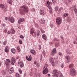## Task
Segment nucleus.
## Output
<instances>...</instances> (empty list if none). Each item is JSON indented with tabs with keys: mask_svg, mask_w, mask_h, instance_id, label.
<instances>
[{
	"mask_svg": "<svg viewBox=\"0 0 77 77\" xmlns=\"http://www.w3.org/2000/svg\"><path fill=\"white\" fill-rule=\"evenodd\" d=\"M21 11H20V14H24L25 13H27L29 11L28 7L26 5H23L21 7Z\"/></svg>",
	"mask_w": 77,
	"mask_h": 77,
	"instance_id": "obj_1",
	"label": "nucleus"
},
{
	"mask_svg": "<svg viewBox=\"0 0 77 77\" xmlns=\"http://www.w3.org/2000/svg\"><path fill=\"white\" fill-rule=\"evenodd\" d=\"M56 23L58 25H60L62 22V19L60 17H58L56 18Z\"/></svg>",
	"mask_w": 77,
	"mask_h": 77,
	"instance_id": "obj_2",
	"label": "nucleus"
},
{
	"mask_svg": "<svg viewBox=\"0 0 77 77\" xmlns=\"http://www.w3.org/2000/svg\"><path fill=\"white\" fill-rule=\"evenodd\" d=\"M70 74L72 76L75 75V70L74 68H71L70 69Z\"/></svg>",
	"mask_w": 77,
	"mask_h": 77,
	"instance_id": "obj_3",
	"label": "nucleus"
},
{
	"mask_svg": "<svg viewBox=\"0 0 77 77\" xmlns=\"http://www.w3.org/2000/svg\"><path fill=\"white\" fill-rule=\"evenodd\" d=\"M40 35V31L39 29H37L36 31H35L33 35L34 38H36V35L37 36H39Z\"/></svg>",
	"mask_w": 77,
	"mask_h": 77,
	"instance_id": "obj_4",
	"label": "nucleus"
},
{
	"mask_svg": "<svg viewBox=\"0 0 77 77\" xmlns=\"http://www.w3.org/2000/svg\"><path fill=\"white\" fill-rule=\"evenodd\" d=\"M25 21V20H24V19L23 18H20L19 20L18 21V23H19V24H20L22 22H24Z\"/></svg>",
	"mask_w": 77,
	"mask_h": 77,
	"instance_id": "obj_5",
	"label": "nucleus"
},
{
	"mask_svg": "<svg viewBox=\"0 0 77 77\" xmlns=\"http://www.w3.org/2000/svg\"><path fill=\"white\" fill-rule=\"evenodd\" d=\"M14 71V69L13 67H12L10 68V69L8 70V72L9 74H12Z\"/></svg>",
	"mask_w": 77,
	"mask_h": 77,
	"instance_id": "obj_6",
	"label": "nucleus"
},
{
	"mask_svg": "<svg viewBox=\"0 0 77 77\" xmlns=\"http://www.w3.org/2000/svg\"><path fill=\"white\" fill-rule=\"evenodd\" d=\"M48 68L46 67L43 71L42 72L43 74H47L48 72Z\"/></svg>",
	"mask_w": 77,
	"mask_h": 77,
	"instance_id": "obj_7",
	"label": "nucleus"
},
{
	"mask_svg": "<svg viewBox=\"0 0 77 77\" xmlns=\"http://www.w3.org/2000/svg\"><path fill=\"white\" fill-rule=\"evenodd\" d=\"M56 51V49L54 48L52 51V52H51V55H53V56L54 55V54H56L57 53Z\"/></svg>",
	"mask_w": 77,
	"mask_h": 77,
	"instance_id": "obj_8",
	"label": "nucleus"
},
{
	"mask_svg": "<svg viewBox=\"0 0 77 77\" xmlns=\"http://www.w3.org/2000/svg\"><path fill=\"white\" fill-rule=\"evenodd\" d=\"M54 59L55 60V63H56L57 64H58V63H59V61L58 60V58H57V57H54Z\"/></svg>",
	"mask_w": 77,
	"mask_h": 77,
	"instance_id": "obj_9",
	"label": "nucleus"
},
{
	"mask_svg": "<svg viewBox=\"0 0 77 77\" xmlns=\"http://www.w3.org/2000/svg\"><path fill=\"white\" fill-rule=\"evenodd\" d=\"M40 14L41 15H45V11L44 10H41Z\"/></svg>",
	"mask_w": 77,
	"mask_h": 77,
	"instance_id": "obj_10",
	"label": "nucleus"
},
{
	"mask_svg": "<svg viewBox=\"0 0 77 77\" xmlns=\"http://www.w3.org/2000/svg\"><path fill=\"white\" fill-rule=\"evenodd\" d=\"M10 60L9 59H6V63H5L6 65L7 66H8L9 63H10Z\"/></svg>",
	"mask_w": 77,
	"mask_h": 77,
	"instance_id": "obj_11",
	"label": "nucleus"
},
{
	"mask_svg": "<svg viewBox=\"0 0 77 77\" xmlns=\"http://www.w3.org/2000/svg\"><path fill=\"white\" fill-rule=\"evenodd\" d=\"M60 72V71H58L57 70H54L53 71V74H56V73H58L59 74V73Z\"/></svg>",
	"mask_w": 77,
	"mask_h": 77,
	"instance_id": "obj_12",
	"label": "nucleus"
},
{
	"mask_svg": "<svg viewBox=\"0 0 77 77\" xmlns=\"http://www.w3.org/2000/svg\"><path fill=\"white\" fill-rule=\"evenodd\" d=\"M42 38L45 41H46L47 39V36L45 35V34H43L42 35Z\"/></svg>",
	"mask_w": 77,
	"mask_h": 77,
	"instance_id": "obj_13",
	"label": "nucleus"
},
{
	"mask_svg": "<svg viewBox=\"0 0 77 77\" xmlns=\"http://www.w3.org/2000/svg\"><path fill=\"white\" fill-rule=\"evenodd\" d=\"M15 22V20L13 17H12L10 19V22L12 23H14Z\"/></svg>",
	"mask_w": 77,
	"mask_h": 77,
	"instance_id": "obj_14",
	"label": "nucleus"
},
{
	"mask_svg": "<svg viewBox=\"0 0 77 77\" xmlns=\"http://www.w3.org/2000/svg\"><path fill=\"white\" fill-rule=\"evenodd\" d=\"M35 33V30L33 28H32L31 29V30L30 32V33H31V34H33Z\"/></svg>",
	"mask_w": 77,
	"mask_h": 77,
	"instance_id": "obj_15",
	"label": "nucleus"
},
{
	"mask_svg": "<svg viewBox=\"0 0 77 77\" xmlns=\"http://www.w3.org/2000/svg\"><path fill=\"white\" fill-rule=\"evenodd\" d=\"M65 58L66 59H67L68 61V62H69V59H70V56H65Z\"/></svg>",
	"mask_w": 77,
	"mask_h": 77,
	"instance_id": "obj_16",
	"label": "nucleus"
},
{
	"mask_svg": "<svg viewBox=\"0 0 77 77\" xmlns=\"http://www.w3.org/2000/svg\"><path fill=\"white\" fill-rule=\"evenodd\" d=\"M49 60L51 62H54V59L51 57H49Z\"/></svg>",
	"mask_w": 77,
	"mask_h": 77,
	"instance_id": "obj_17",
	"label": "nucleus"
},
{
	"mask_svg": "<svg viewBox=\"0 0 77 77\" xmlns=\"http://www.w3.org/2000/svg\"><path fill=\"white\" fill-rule=\"evenodd\" d=\"M0 8L2 9V10L4 9L5 7V5L3 4H0Z\"/></svg>",
	"mask_w": 77,
	"mask_h": 77,
	"instance_id": "obj_18",
	"label": "nucleus"
},
{
	"mask_svg": "<svg viewBox=\"0 0 77 77\" xmlns=\"http://www.w3.org/2000/svg\"><path fill=\"white\" fill-rule=\"evenodd\" d=\"M11 51L12 53L14 54L15 53V49L14 48H12L11 50Z\"/></svg>",
	"mask_w": 77,
	"mask_h": 77,
	"instance_id": "obj_19",
	"label": "nucleus"
},
{
	"mask_svg": "<svg viewBox=\"0 0 77 77\" xmlns=\"http://www.w3.org/2000/svg\"><path fill=\"white\" fill-rule=\"evenodd\" d=\"M20 68H23L24 66V63L22 62L20 63Z\"/></svg>",
	"mask_w": 77,
	"mask_h": 77,
	"instance_id": "obj_20",
	"label": "nucleus"
},
{
	"mask_svg": "<svg viewBox=\"0 0 77 77\" xmlns=\"http://www.w3.org/2000/svg\"><path fill=\"white\" fill-rule=\"evenodd\" d=\"M26 56V59L29 61H30L32 60V57H27V56Z\"/></svg>",
	"mask_w": 77,
	"mask_h": 77,
	"instance_id": "obj_21",
	"label": "nucleus"
},
{
	"mask_svg": "<svg viewBox=\"0 0 77 77\" xmlns=\"http://www.w3.org/2000/svg\"><path fill=\"white\" fill-rule=\"evenodd\" d=\"M74 67V65H73V64H70L69 65V68H72Z\"/></svg>",
	"mask_w": 77,
	"mask_h": 77,
	"instance_id": "obj_22",
	"label": "nucleus"
},
{
	"mask_svg": "<svg viewBox=\"0 0 77 77\" xmlns=\"http://www.w3.org/2000/svg\"><path fill=\"white\" fill-rule=\"evenodd\" d=\"M15 61H16V60L14 61V60H11V65H14V63H15Z\"/></svg>",
	"mask_w": 77,
	"mask_h": 77,
	"instance_id": "obj_23",
	"label": "nucleus"
},
{
	"mask_svg": "<svg viewBox=\"0 0 77 77\" xmlns=\"http://www.w3.org/2000/svg\"><path fill=\"white\" fill-rule=\"evenodd\" d=\"M30 52L33 54H35V51L33 50H32L30 51Z\"/></svg>",
	"mask_w": 77,
	"mask_h": 77,
	"instance_id": "obj_24",
	"label": "nucleus"
},
{
	"mask_svg": "<svg viewBox=\"0 0 77 77\" xmlns=\"http://www.w3.org/2000/svg\"><path fill=\"white\" fill-rule=\"evenodd\" d=\"M2 73L3 75H6V72L5 70L2 71Z\"/></svg>",
	"mask_w": 77,
	"mask_h": 77,
	"instance_id": "obj_25",
	"label": "nucleus"
},
{
	"mask_svg": "<svg viewBox=\"0 0 77 77\" xmlns=\"http://www.w3.org/2000/svg\"><path fill=\"white\" fill-rule=\"evenodd\" d=\"M15 33V31H14V30H12L11 31V33L12 35H13V34H14V33Z\"/></svg>",
	"mask_w": 77,
	"mask_h": 77,
	"instance_id": "obj_26",
	"label": "nucleus"
},
{
	"mask_svg": "<svg viewBox=\"0 0 77 77\" xmlns=\"http://www.w3.org/2000/svg\"><path fill=\"white\" fill-rule=\"evenodd\" d=\"M21 77V76H20V74H18V73H17L16 74V77Z\"/></svg>",
	"mask_w": 77,
	"mask_h": 77,
	"instance_id": "obj_27",
	"label": "nucleus"
},
{
	"mask_svg": "<svg viewBox=\"0 0 77 77\" xmlns=\"http://www.w3.org/2000/svg\"><path fill=\"white\" fill-rule=\"evenodd\" d=\"M7 2L9 4H11L12 3V0H8L7 1Z\"/></svg>",
	"mask_w": 77,
	"mask_h": 77,
	"instance_id": "obj_28",
	"label": "nucleus"
},
{
	"mask_svg": "<svg viewBox=\"0 0 77 77\" xmlns=\"http://www.w3.org/2000/svg\"><path fill=\"white\" fill-rule=\"evenodd\" d=\"M74 11L75 14H77V9L76 8H75L74 9Z\"/></svg>",
	"mask_w": 77,
	"mask_h": 77,
	"instance_id": "obj_29",
	"label": "nucleus"
},
{
	"mask_svg": "<svg viewBox=\"0 0 77 77\" xmlns=\"http://www.w3.org/2000/svg\"><path fill=\"white\" fill-rule=\"evenodd\" d=\"M40 22L42 23V24H44V19H42L41 20Z\"/></svg>",
	"mask_w": 77,
	"mask_h": 77,
	"instance_id": "obj_30",
	"label": "nucleus"
},
{
	"mask_svg": "<svg viewBox=\"0 0 77 77\" xmlns=\"http://www.w3.org/2000/svg\"><path fill=\"white\" fill-rule=\"evenodd\" d=\"M9 49L8 48L5 49V52H6V53L9 52Z\"/></svg>",
	"mask_w": 77,
	"mask_h": 77,
	"instance_id": "obj_31",
	"label": "nucleus"
},
{
	"mask_svg": "<svg viewBox=\"0 0 77 77\" xmlns=\"http://www.w3.org/2000/svg\"><path fill=\"white\" fill-rule=\"evenodd\" d=\"M58 74H54L52 75V76L54 77H58Z\"/></svg>",
	"mask_w": 77,
	"mask_h": 77,
	"instance_id": "obj_32",
	"label": "nucleus"
},
{
	"mask_svg": "<svg viewBox=\"0 0 77 77\" xmlns=\"http://www.w3.org/2000/svg\"><path fill=\"white\" fill-rule=\"evenodd\" d=\"M71 17H69L67 19V20L68 21L70 22L71 21Z\"/></svg>",
	"mask_w": 77,
	"mask_h": 77,
	"instance_id": "obj_33",
	"label": "nucleus"
},
{
	"mask_svg": "<svg viewBox=\"0 0 77 77\" xmlns=\"http://www.w3.org/2000/svg\"><path fill=\"white\" fill-rule=\"evenodd\" d=\"M47 7H48V8L49 9H52L50 5H46Z\"/></svg>",
	"mask_w": 77,
	"mask_h": 77,
	"instance_id": "obj_34",
	"label": "nucleus"
},
{
	"mask_svg": "<svg viewBox=\"0 0 77 77\" xmlns=\"http://www.w3.org/2000/svg\"><path fill=\"white\" fill-rule=\"evenodd\" d=\"M58 9H59V7L57 6L55 8V10L56 11H58Z\"/></svg>",
	"mask_w": 77,
	"mask_h": 77,
	"instance_id": "obj_35",
	"label": "nucleus"
},
{
	"mask_svg": "<svg viewBox=\"0 0 77 77\" xmlns=\"http://www.w3.org/2000/svg\"><path fill=\"white\" fill-rule=\"evenodd\" d=\"M65 66V65L63 63H62L61 64V68H63V67Z\"/></svg>",
	"mask_w": 77,
	"mask_h": 77,
	"instance_id": "obj_36",
	"label": "nucleus"
},
{
	"mask_svg": "<svg viewBox=\"0 0 77 77\" xmlns=\"http://www.w3.org/2000/svg\"><path fill=\"white\" fill-rule=\"evenodd\" d=\"M59 41V39H57V38H55L54 39V41Z\"/></svg>",
	"mask_w": 77,
	"mask_h": 77,
	"instance_id": "obj_37",
	"label": "nucleus"
},
{
	"mask_svg": "<svg viewBox=\"0 0 77 77\" xmlns=\"http://www.w3.org/2000/svg\"><path fill=\"white\" fill-rule=\"evenodd\" d=\"M3 44L4 45H6V44H7V41H5L4 42Z\"/></svg>",
	"mask_w": 77,
	"mask_h": 77,
	"instance_id": "obj_38",
	"label": "nucleus"
},
{
	"mask_svg": "<svg viewBox=\"0 0 77 77\" xmlns=\"http://www.w3.org/2000/svg\"><path fill=\"white\" fill-rule=\"evenodd\" d=\"M69 49H67V50L66 51V53L68 54V53H69Z\"/></svg>",
	"mask_w": 77,
	"mask_h": 77,
	"instance_id": "obj_39",
	"label": "nucleus"
},
{
	"mask_svg": "<svg viewBox=\"0 0 77 77\" xmlns=\"http://www.w3.org/2000/svg\"><path fill=\"white\" fill-rule=\"evenodd\" d=\"M60 44L59 43H57L55 45V47H58V46H59Z\"/></svg>",
	"mask_w": 77,
	"mask_h": 77,
	"instance_id": "obj_40",
	"label": "nucleus"
},
{
	"mask_svg": "<svg viewBox=\"0 0 77 77\" xmlns=\"http://www.w3.org/2000/svg\"><path fill=\"white\" fill-rule=\"evenodd\" d=\"M19 42L20 44H23V42H22L21 40H19Z\"/></svg>",
	"mask_w": 77,
	"mask_h": 77,
	"instance_id": "obj_41",
	"label": "nucleus"
},
{
	"mask_svg": "<svg viewBox=\"0 0 77 77\" xmlns=\"http://www.w3.org/2000/svg\"><path fill=\"white\" fill-rule=\"evenodd\" d=\"M17 50L18 52L19 53L20 52V51H21V49H20V48H17Z\"/></svg>",
	"mask_w": 77,
	"mask_h": 77,
	"instance_id": "obj_42",
	"label": "nucleus"
},
{
	"mask_svg": "<svg viewBox=\"0 0 77 77\" xmlns=\"http://www.w3.org/2000/svg\"><path fill=\"white\" fill-rule=\"evenodd\" d=\"M59 56H62V54L61 53L59 52Z\"/></svg>",
	"mask_w": 77,
	"mask_h": 77,
	"instance_id": "obj_43",
	"label": "nucleus"
},
{
	"mask_svg": "<svg viewBox=\"0 0 77 77\" xmlns=\"http://www.w3.org/2000/svg\"><path fill=\"white\" fill-rule=\"evenodd\" d=\"M47 3L48 5H49V6H50V2H49V1H48L47 2Z\"/></svg>",
	"mask_w": 77,
	"mask_h": 77,
	"instance_id": "obj_44",
	"label": "nucleus"
},
{
	"mask_svg": "<svg viewBox=\"0 0 77 77\" xmlns=\"http://www.w3.org/2000/svg\"><path fill=\"white\" fill-rule=\"evenodd\" d=\"M20 38H21V39H23L24 38V37L22 35H21L20 36Z\"/></svg>",
	"mask_w": 77,
	"mask_h": 77,
	"instance_id": "obj_45",
	"label": "nucleus"
},
{
	"mask_svg": "<svg viewBox=\"0 0 77 77\" xmlns=\"http://www.w3.org/2000/svg\"><path fill=\"white\" fill-rule=\"evenodd\" d=\"M2 10H4V11L5 12H6V11H7V9L6 8H5V7L4 8V9H3Z\"/></svg>",
	"mask_w": 77,
	"mask_h": 77,
	"instance_id": "obj_46",
	"label": "nucleus"
},
{
	"mask_svg": "<svg viewBox=\"0 0 77 77\" xmlns=\"http://www.w3.org/2000/svg\"><path fill=\"white\" fill-rule=\"evenodd\" d=\"M41 30V31H42V33H45V31L44 30H42V29Z\"/></svg>",
	"mask_w": 77,
	"mask_h": 77,
	"instance_id": "obj_47",
	"label": "nucleus"
},
{
	"mask_svg": "<svg viewBox=\"0 0 77 77\" xmlns=\"http://www.w3.org/2000/svg\"><path fill=\"white\" fill-rule=\"evenodd\" d=\"M51 64H52V65L53 66H54L55 65V63H54V62H52Z\"/></svg>",
	"mask_w": 77,
	"mask_h": 77,
	"instance_id": "obj_48",
	"label": "nucleus"
},
{
	"mask_svg": "<svg viewBox=\"0 0 77 77\" xmlns=\"http://www.w3.org/2000/svg\"><path fill=\"white\" fill-rule=\"evenodd\" d=\"M49 12L50 13H51V12H52V8H51V9H49Z\"/></svg>",
	"mask_w": 77,
	"mask_h": 77,
	"instance_id": "obj_49",
	"label": "nucleus"
},
{
	"mask_svg": "<svg viewBox=\"0 0 77 77\" xmlns=\"http://www.w3.org/2000/svg\"><path fill=\"white\" fill-rule=\"evenodd\" d=\"M32 10L33 12H35V8H32Z\"/></svg>",
	"mask_w": 77,
	"mask_h": 77,
	"instance_id": "obj_50",
	"label": "nucleus"
},
{
	"mask_svg": "<svg viewBox=\"0 0 77 77\" xmlns=\"http://www.w3.org/2000/svg\"><path fill=\"white\" fill-rule=\"evenodd\" d=\"M59 77H63V75H62V73H60V74Z\"/></svg>",
	"mask_w": 77,
	"mask_h": 77,
	"instance_id": "obj_51",
	"label": "nucleus"
},
{
	"mask_svg": "<svg viewBox=\"0 0 77 77\" xmlns=\"http://www.w3.org/2000/svg\"><path fill=\"white\" fill-rule=\"evenodd\" d=\"M52 2L53 3H55V2H56V0H52Z\"/></svg>",
	"mask_w": 77,
	"mask_h": 77,
	"instance_id": "obj_52",
	"label": "nucleus"
},
{
	"mask_svg": "<svg viewBox=\"0 0 77 77\" xmlns=\"http://www.w3.org/2000/svg\"><path fill=\"white\" fill-rule=\"evenodd\" d=\"M19 71L20 74H22V71H21V69L19 70Z\"/></svg>",
	"mask_w": 77,
	"mask_h": 77,
	"instance_id": "obj_53",
	"label": "nucleus"
},
{
	"mask_svg": "<svg viewBox=\"0 0 77 77\" xmlns=\"http://www.w3.org/2000/svg\"><path fill=\"white\" fill-rule=\"evenodd\" d=\"M63 9V8H62V7H60V8L59 9V10L60 11H61Z\"/></svg>",
	"mask_w": 77,
	"mask_h": 77,
	"instance_id": "obj_54",
	"label": "nucleus"
},
{
	"mask_svg": "<svg viewBox=\"0 0 77 77\" xmlns=\"http://www.w3.org/2000/svg\"><path fill=\"white\" fill-rule=\"evenodd\" d=\"M42 53H43V54H45V51H42Z\"/></svg>",
	"mask_w": 77,
	"mask_h": 77,
	"instance_id": "obj_55",
	"label": "nucleus"
},
{
	"mask_svg": "<svg viewBox=\"0 0 77 77\" xmlns=\"http://www.w3.org/2000/svg\"><path fill=\"white\" fill-rule=\"evenodd\" d=\"M8 17H6L5 18V20L6 21H7V20H8Z\"/></svg>",
	"mask_w": 77,
	"mask_h": 77,
	"instance_id": "obj_56",
	"label": "nucleus"
},
{
	"mask_svg": "<svg viewBox=\"0 0 77 77\" xmlns=\"http://www.w3.org/2000/svg\"><path fill=\"white\" fill-rule=\"evenodd\" d=\"M69 2H72V0H67Z\"/></svg>",
	"mask_w": 77,
	"mask_h": 77,
	"instance_id": "obj_57",
	"label": "nucleus"
},
{
	"mask_svg": "<svg viewBox=\"0 0 77 77\" xmlns=\"http://www.w3.org/2000/svg\"><path fill=\"white\" fill-rule=\"evenodd\" d=\"M4 32H5V33H6V32H7V29H5L4 30Z\"/></svg>",
	"mask_w": 77,
	"mask_h": 77,
	"instance_id": "obj_58",
	"label": "nucleus"
},
{
	"mask_svg": "<svg viewBox=\"0 0 77 77\" xmlns=\"http://www.w3.org/2000/svg\"><path fill=\"white\" fill-rule=\"evenodd\" d=\"M73 43L74 44H77V42H73Z\"/></svg>",
	"mask_w": 77,
	"mask_h": 77,
	"instance_id": "obj_59",
	"label": "nucleus"
},
{
	"mask_svg": "<svg viewBox=\"0 0 77 77\" xmlns=\"http://www.w3.org/2000/svg\"><path fill=\"white\" fill-rule=\"evenodd\" d=\"M12 60H14V61L16 60H15V57H12Z\"/></svg>",
	"mask_w": 77,
	"mask_h": 77,
	"instance_id": "obj_60",
	"label": "nucleus"
},
{
	"mask_svg": "<svg viewBox=\"0 0 77 77\" xmlns=\"http://www.w3.org/2000/svg\"><path fill=\"white\" fill-rule=\"evenodd\" d=\"M38 46L39 47V48H42V47H41V45H39Z\"/></svg>",
	"mask_w": 77,
	"mask_h": 77,
	"instance_id": "obj_61",
	"label": "nucleus"
},
{
	"mask_svg": "<svg viewBox=\"0 0 77 77\" xmlns=\"http://www.w3.org/2000/svg\"><path fill=\"white\" fill-rule=\"evenodd\" d=\"M7 33H8V35H9V34H10V33H11V32H10L9 31H8Z\"/></svg>",
	"mask_w": 77,
	"mask_h": 77,
	"instance_id": "obj_62",
	"label": "nucleus"
},
{
	"mask_svg": "<svg viewBox=\"0 0 77 77\" xmlns=\"http://www.w3.org/2000/svg\"><path fill=\"white\" fill-rule=\"evenodd\" d=\"M36 62H37L36 61H34V64H35V65H36Z\"/></svg>",
	"mask_w": 77,
	"mask_h": 77,
	"instance_id": "obj_63",
	"label": "nucleus"
},
{
	"mask_svg": "<svg viewBox=\"0 0 77 77\" xmlns=\"http://www.w3.org/2000/svg\"><path fill=\"white\" fill-rule=\"evenodd\" d=\"M11 30H14V28H13V27H12L11 28Z\"/></svg>",
	"mask_w": 77,
	"mask_h": 77,
	"instance_id": "obj_64",
	"label": "nucleus"
}]
</instances>
